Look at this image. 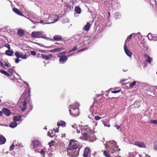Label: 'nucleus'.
<instances>
[{
    "instance_id": "09e8293b",
    "label": "nucleus",
    "mask_w": 157,
    "mask_h": 157,
    "mask_svg": "<svg viewBox=\"0 0 157 157\" xmlns=\"http://www.w3.org/2000/svg\"><path fill=\"white\" fill-rule=\"evenodd\" d=\"M0 65L2 67L5 68V67H4V65L3 64V62L1 61H0Z\"/></svg>"
},
{
    "instance_id": "e2e57ef3",
    "label": "nucleus",
    "mask_w": 157,
    "mask_h": 157,
    "mask_svg": "<svg viewBox=\"0 0 157 157\" xmlns=\"http://www.w3.org/2000/svg\"><path fill=\"white\" fill-rule=\"evenodd\" d=\"M83 50V49H81V50H78V52H80V51H82Z\"/></svg>"
},
{
    "instance_id": "9b49d317",
    "label": "nucleus",
    "mask_w": 157,
    "mask_h": 157,
    "mask_svg": "<svg viewBox=\"0 0 157 157\" xmlns=\"http://www.w3.org/2000/svg\"><path fill=\"white\" fill-rule=\"evenodd\" d=\"M124 51L126 54L128 56H131L132 55V53L128 49L125 44H124Z\"/></svg>"
},
{
    "instance_id": "1a4fd4ad",
    "label": "nucleus",
    "mask_w": 157,
    "mask_h": 157,
    "mask_svg": "<svg viewBox=\"0 0 157 157\" xmlns=\"http://www.w3.org/2000/svg\"><path fill=\"white\" fill-rule=\"evenodd\" d=\"M41 57L44 59L48 60L50 59L52 57V55L51 54H50L47 56L44 54H41Z\"/></svg>"
},
{
    "instance_id": "2f4dec72",
    "label": "nucleus",
    "mask_w": 157,
    "mask_h": 157,
    "mask_svg": "<svg viewBox=\"0 0 157 157\" xmlns=\"http://www.w3.org/2000/svg\"><path fill=\"white\" fill-rule=\"evenodd\" d=\"M64 6L65 7H67L70 9H71V6H70L69 4L67 2H64Z\"/></svg>"
},
{
    "instance_id": "cd10ccee",
    "label": "nucleus",
    "mask_w": 157,
    "mask_h": 157,
    "mask_svg": "<svg viewBox=\"0 0 157 157\" xmlns=\"http://www.w3.org/2000/svg\"><path fill=\"white\" fill-rule=\"evenodd\" d=\"M51 132H49L48 133V135L51 137H55V136H55V132H54L52 131H51Z\"/></svg>"
},
{
    "instance_id": "6e6d98bb",
    "label": "nucleus",
    "mask_w": 157,
    "mask_h": 157,
    "mask_svg": "<svg viewBox=\"0 0 157 157\" xmlns=\"http://www.w3.org/2000/svg\"><path fill=\"white\" fill-rule=\"evenodd\" d=\"M70 2V3H72V5H73L75 3V2L73 0H71Z\"/></svg>"
},
{
    "instance_id": "0e129e2a",
    "label": "nucleus",
    "mask_w": 157,
    "mask_h": 157,
    "mask_svg": "<svg viewBox=\"0 0 157 157\" xmlns=\"http://www.w3.org/2000/svg\"><path fill=\"white\" fill-rule=\"evenodd\" d=\"M28 91H29V94H30V90L29 89Z\"/></svg>"
},
{
    "instance_id": "7c9ffc66",
    "label": "nucleus",
    "mask_w": 157,
    "mask_h": 157,
    "mask_svg": "<svg viewBox=\"0 0 157 157\" xmlns=\"http://www.w3.org/2000/svg\"><path fill=\"white\" fill-rule=\"evenodd\" d=\"M136 81H134L132 83H131L129 85V87L130 88H132L136 84Z\"/></svg>"
},
{
    "instance_id": "393cba45",
    "label": "nucleus",
    "mask_w": 157,
    "mask_h": 157,
    "mask_svg": "<svg viewBox=\"0 0 157 157\" xmlns=\"http://www.w3.org/2000/svg\"><path fill=\"white\" fill-rule=\"evenodd\" d=\"M13 52L12 51L8 50L6 51L5 53L6 54L9 56H12L13 54Z\"/></svg>"
},
{
    "instance_id": "79ce46f5",
    "label": "nucleus",
    "mask_w": 157,
    "mask_h": 157,
    "mask_svg": "<svg viewBox=\"0 0 157 157\" xmlns=\"http://www.w3.org/2000/svg\"><path fill=\"white\" fill-rule=\"evenodd\" d=\"M14 70L12 68H9L8 69V71L11 74L13 73Z\"/></svg>"
},
{
    "instance_id": "0eeeda50",
    "label": "nucleus",
    "mask_w": 157,
    "mask_h": 157,
    "mask_svg": "<svg viewBox=\"0 0 157 157\" xmlns=\"http://www.w3.org/2000/svg\"><path fill=\"white\" fill-rule=\"evenodd\" d=\"M91 151L90 149L88 147L85 148L83 156L84 157H89L90 155Z\"/></svg>"
},
{
    "instance_id": "f257e3e1",
    "label": "nucleus",
    "mask_w": 157,
    "mask_h": 157,
    "mask_svg": "<svg viewBox=\"0 0 157 157\" xmlns=\"http://www.w3.org/2000/svg\"><path fill=\"white\" fill-rule=\"evenodd\" d=\"M78 142L73 140H70L67 148V155L71 157H76L78 156L80 147Z\"/></svg>"
},
{
    "instance_id": "20e7f679",
    "label": "nucleus",
    "mask_w": 157,
    "mask_h": 157,
    "mask_svg": "<svg viewBox=\"0 0 157 157\" xmlns=\"http://www.w3.org/2000/svg\"><path fill=\"white\" fill-rule=\"evenodd\" d=\"M57 57L59 58V62L60 64H63L67 60V56L61 55L58 54Z\"/></svg>"
},
{
    "instance_id": "e433bc0d",
    "label": "nucleus",
    "mask_w": 157,
    "mask_h": 157,
    "mask_svg": "<svg viewBox=\"0 0 157 157\" xmlns=\"http://www.w3.org/2000/svg\"><path fill=\"white\" fill-rule=\"evenodd\" d=\"M150 123L151 124H157V120H151L150 121Z\"/></svg>"
},
{
    "instance_id": "a211bd4d",
    "label": "nucleus",
    "mask_w": 157,
    "mask_h": 157,
    "mask_svg": "<svg viewBox=\"0 0 157 157\" xmlns=\"http://www.w3.org/2000/svg\"><path fill=\"white\" fill-rule=\"evenodd\" d=\"M6 141V139L2 135H0V144H5Z\"/></svg>"
},
{
    "instance_id": "f704fd0d",
    "label": "nucleus",
    "mask_w": 157,
    "mask_h": 157,
    "mask_svg": "<svg viewBox=\"0 0 157 157\" xmlns=\"http://www.w3.org/2000/svg\"><path fill=\"white\" fill-rule=\"evenodd\" d=\"M134 34V33H132L127 38V40H126V42L128 40L129 41L131 39L133 35Z\"/></svg>"
},
{
    "instance_id": "f3484780",
    "label": "nucleus",
    "mask_w": 157,
    "mask_h": 157,
    "mask_svg": "<svg viewBox=\"0 0 157 157\" xmlns=\"http://www.w3.org/2000/svg\"><path fill=\"white\" fill-rule=\"evenodd\" d=\"M64 49L63 48L61 47L60 48H54L53 49L51 50V52H59Z\"/></svg>"
},
{
    "instance_id": "a18cd8bd",
    "label": "nucleus",
    "mask_w": 157,
    "mask_h": 157,
    "mask_svg": "<svg viewBox=\"0 0 157 157\" xmlns=\"http://www.w3.org/2000/svg\"><path fill=\"white\" fill-rule=\"evenodd\" d=\"M27 57L26 56V55H23L22 54V55H21V57H20V58H21L22 59H25L27 58Z\"/></svg>"
},
{
    "instance_id": "2eb2a0df",
    "label": "nucleus",
    "mask_w": 157,
    "mask_h": 157,
    "mask_svg": "<svg viewBox=\"0 0 157 157\" xmlns=\"http://www.w3.org/2000/svg\"><path fill=\"white\" fill-rule=\"evenodd\" d=\"M53 39L56 41H61L63 40V37L60 35H56L54 36Z\"/></svg>"
},
{
    "instance_id": "603ef678",
    "label": "nucleus",
    "mask_w": 157,
    "mask_h": 157,
    "mask_svg": "<svg viewBox=\"0 0 157 157\" xmlns=\"http://www.w3.org/2000/svg\"><path fill=\"white\" fill-rule=\"evenodd\" d=\"M19 61V59L18 58H17L15 59V62L16 63H18Z\"/></svg>"
},
{
    "instance_id": "5701e85b",
    "label": "nucleus",
    "mask_w": 157,
    "mask_h": 157,
    "mask_svg": "<svg viewBox=\"0 0 157 157\" xmlns=\"http://www.w3.org/2000/svg\"><path fill=\"white\" fill-rule=\"evenodd\" d=\"M112 153H113V152L118 151L120 150V149H119V148H118L117 147V144H114V147L113 148H112Z\"/></svg>"
},
{
    "instance_id": "3c124183",
    "label": "nucleus",
    "mask_w": 157,
    "mask_h": 157,
    "mask_svg": "<svg viewBox=\"0 0 157 157\" xmlns=\"http://www.w3.org/2000/svg\"><path fill=\"white\" fill-rule=\"evenodd\" d=\"M40 153L41 155H43L45 154V152L44 150H41L40 151Z\"/></svg>"
},
{
    "instance_id": "ddd939ff",
    "label": "nucleus",
    "mask_w": 157,
    "mask_h": 157,
    "mask_svg": "<svg viewBox=\"0 0 157 157\" xmlns=\"http://www.w3.org/2000/svg\"><path fill=\"white\" fill-rule=\"evenodd\" d=\"M144 57L146 59L145 60V62L150 63L151 61L152 60V59L146 54H144Z\"/></svg>"
},
{
    "instance_id": "6ab92c4d",
    "label": "nucleus",
    "mask_w": 157,
    "mask_h": 157,
    "mask_svg": "<svg viewBox=\"0 0 157 157\" xmlns=\"http://www.w3.org/2000/svg\"><path fill=\"white\" fill-rule=\"evenodd\" d=\"M22 104L23 106V107L21 108V111H24L27 108L26 102V101L24 100L22 102Z\"/></svg>"
},
{
    "instance_id": "69168bd1",
    "label": "nucleus",
    "mask_w": 157,
    "mask_h": 157,
    "mask_svg": "<svg viewBox=\"0 0 157 157\" xmlns=\"http://www.w3.org/2000/svg\"><path fill=\"white\" fill-rule=\"evenodd\" d=\"M100 102H102V101H101V100H99Z\"/></svg>"
},
{
    "instance_id": "5fc2aeb1",
    "label": "nucleus",
    "mask_w": 157,
    "mask_h": 157,
    "mask_svg": "<svg viewBox=\"0 0 157 157\" xmlns=\"http://www.w3.org/2000/svg\"><path fill=\"white\" fill-rule=\"evenodd\" d=\"M4 63H5V64H4V67H9V66L8 64L6 63L5 62H4Z\"/></svg>"
},
{
    "instance_id": "b1692460",
    "label": "nucleus",
    "mask_w": 157,
    "mask_h": 157,
    "mask_svg": "<svg viewBox=\"0 0 157 157\" xmlns=\"http://www.w3.org/2000/svg\"><path fill=\"white\" fill-rule=\"evenodd\" d=\"M15 55L17 58H20L21 57L22 53L21 52H20L18 51H16L15 53Z\"/></svg>"
},
{
    "instance_id": "7ed1b4c3",
    "label": "nucleus",
    "mask_w": 157,
    "mask_h": 157,
    "mask_svg": "<svg viewBox=\"0 0 157 157\" xmlns=\"http://www.w3.org/2000/svg\"><path fill=\"white\" fill-rule=\"evenodd\" d=\"M83 138L85 140H88L93 142L96 140V137L93 133L84 132L83 135Z\"/></svg>"
},
{
    "instance_id": "6e6552de",
    "label": "nucleus",
    "mask_w": 157,
    "mask_h": 157,
    "mask_svg": "<svg viewBox=\"0 0 157 157\" xmlns=\"http://www.w3.org/2000/svg\"><path fill=\"white\" fill-rule=\"evenodd\" d=\"M135 143V145L139 147L145 148L146 147V145L143 142L136 141Z\"/></svg>"
},
{
    "instance_id": "72a5a7b5",
    "label": "nucleus",
    "mask_w": 157,
    "mask_h": 157,
    "mask_svg": "<svg viewBox=\"0 0 157 157\" xmlns=\"http://www.w3.org/2000/svg\"><path fill=\"white\" fill-rule=\"evenodd\" d=\"M103 154H104V155L106 157H109L110 156V155L109 154L108 152L105 151H104Z\"/></svg>"
},
{
    "instance_id": "58836bf2",
    "label": "nucleus",
    "mask_w": 157,
    "mask_h": 157,
    "mask_svg": "<svg viewBox=\"0 0 157 157\" xmlns=\"http://www.w3.org/2000/svg\"><path fill=\"white\" fill-rule=\"evenodd\" d=\"M67 52L66 51L61 52L58 54H59L60 55H61L65 56V54Z\"/></svg>"
},
{
    "instance_id": "c03bdc74",
    "label": "nucleus",
    "mask_w": 157,
    "mask_h": 157,
    "mask_svg": "<svg viewBox=\"0 0 157 157\" xmlns=\"http://www.w3.org/2000/svg\"><path fill=\"white\" fill-rule=\"evenodd\" d=\"M5 46L7 47L8 49V50H10V46L8 44H6L5 45Z\"/></svg>"
},
{
    "instance_id": "c9c22d12",
    "label": "nucleus",
    "mask_w": 157,
    "mask_h": 157,
    "mask_svg": "<svg viewBox=\"0 0 157 157\" xmlns=\"http://www.w3.org/2000/svg\"><path fill=\"white\" fill-rule=\"evenodd\" d=\"M153 149L157 151V141L154 143Z\"/></svg>"
},
{
    "instance_id": "9d476101",
    "label": "nucleus",
    "mask_w": 157,
    "mask_h": 157,
    "mask_svg": "<svg viewBox=\"0 0 157 157\" xmlns=\"http://www.w3.org/2000/svg\"><path fill=\"white\" fill-rule=\"evenodd\" d=\"M40 144V142L38 141H33L31 145V147L32 148H35L36 146L39 145Z\"/></svg>"
},
{
    "instance_id": "423d86ee",
    "label": "nucleus",
    "mask_w": 157,
    "mask_h": 157,
    "mask_svg": "<svg viewBox=\"0 0 157 157\" xmlns=\"http://www.w3.org/2000/svg\"><path fill=\"white\" fill-rule=\"evenodd\" d=\"M42 34L41 32L33 31L32 33L31 36L33 38H42Z\"/></svg>"
},
{
    "instance_id": "a878e982",
    "label": "nucleus",
    "mask_w": 157,
    "mask_h": 157,
    "mask_svg": "<svg viewBox=\"0 0 157 157\" xmlns=\"http://www.w3.org/2000/svg\"><path fill=\"white\" fill-rule=\"evenodd\" d=\"M75 10L78 14H80L81 13V9L78 6H76L75 7Z\"/></svg>"
},
{
    "instance_id": "4c0bfd02",
    "label": "nucleus",
    "mask_w": 157,
    "mask_h": 157,
    "mask_svg": "<svg viewBox=\"0 0 157 157\" xmlns=\"http://www.w3.org/2000/svg\"><path fill=\"white\" fill-rule=\"evenodd\" d=\"M121 91V90H114V91H112L111 93H112L114 94H116L117 93H119Z\"/></svg>"
},
{
    "instance_id": "473e14b6",
    "label": "nucleus",
    "mask_w": 157,
    "mask_h": 157,
    "mask_svg": "<svg viewBox=\"0 0 157 157\" xmlns=\"http://www.w3.org/2000/svg\"><path fill=\"white\" fill-rule=\"evenodd\" d=\"M78 49V48H77V46H75L72 49L69 50L68 51V53H70V52L75 51Z\"/></svg>"
},
{
    "instance_id": "8fccbe9b",
    "label": "nucleus",
    "mask_w": 157,
    "mask_h": 157,
    "mask_svg": "<svg viewBox=\"0 0 157 157\" xmlns=\"http://www.w3.org/2000/svg\"><path fill=\"white\" fill-rule=\"evenodd\" d=\"M94 104H93V105H92V106H93V105H94L95 104L96 102H97V100H98L97 99L95 98H94Z\"/></svg>"
},
{
    "instance_id": "4d7b16f0",
    "label": "nucleus",
    "mask_w": 157,
    "mask_h": 157,
    "mask_svg": "<svg viewBox=\"0 0 157 157\" xmlns=\"http://www.w3.org/2000/svg\"><path fill=\"white\" fill-rule=\"evenodd\" d=\"M2 112L0 111V116H2Z\"/></svg>"
},
{
    "instance_id": "680f3d73",
    "label": "nucleus",
    "mask_w": 157,
    "mask_h": 157,
    "mask_svg": "<svg viewBox=\"0 0 157 157\" xmlns=\"http://www.w3.org/2000/svg\"><path fill=\"white\" fill-rule=\"evenodd\" d=\"M116 98L115 97H112L111 99H115Z\"/></svg>"
},
{
    "instance_id": "f8f14e48",
    "label": "nucleus",
    "mask_w": 157,
    "mask_h": 157,
    "mask_svg": "<svg viewBox=\"0 0 157 157\" xmlns=\"http://www.w3.org/2000/svg\"><path fill=\"white\" fill-rule=\"evenodd\" d=\"M3 113L6 115L8 116H10L11 112L7 108H3L2 109Z\"/></svg>"
},
{
    "instance_id": "dca6fc26",
    "label": "nucleus",
    "mask_w": 157,
    "mask_h": 157,
    "mask_svg": "<svg viewBox=\"0 0 157 157\" xmlns=\"http://www.w3.org/2000/svg\"><path fill=\"white\" fill-rule=\"evenodd\" d=\"M17 35L21 37L24 35V32L23 30L21 29H19L17 30Z\"/></svg>"
},
{
    "instance_id": "864d4df0",
    "label": "nucleus",
    "mask_w": 157,
    "mask_h": 157,
    "mask_svg": "<svg viewBox=\"0 0 157 157\" xmlns=\"http://www.w3.org/2000/svg\"><path fill=\"white\" fill-rule=\"evenodd\" d=\"M72 127L76 129L77 128V125L75 124L72 126Z\"/></svg>"
},
{
    "instance_id": "052dcab7",
    "label": "nucleus",
    "mask_w": 157,
    "mask_h": 157,
    "mask_svg": "<svg viewBox=\"0 0 157 157\" xmlns=\"http://www.w3.org/2000/svg\"><path fill=\"white\" fill-rule=\"evenodd\" d=\"M77 132L78 133H80V131L79 130H77Z\"/></svg>"
},
{
    "instance_id": "412c9836",
    "label": "nucleus",
    "mask_w": 157,
    "mask_h": 157,
    "mask_svg": "<svg viewBox=\"0 0 157 157\" xmlns=\"http://www.w3.org/2000/svg\"><path fill=\"white\" fill-rule=\"evenodd\" d=\"M17 125V123L15 121L11 122L10 124V126L11 128H14Z\"/></svg>"
},
{
    "instance_id": "c85d7f7f",
    "label": "nucleus",
    "mask_w": 157,
    "mask_h": 157,
    "mask_svg": "<svg viewBox=\"0 0 157 157\" xmlns=\"http://www.w3.org/2000/svg\"><path fill=\"white\" fill-rule=\"evenodd\" d=\"M21 116H14L13 117V120L15 121H18L21 120Z\"/></svg>"
},
{
    "instance_id": "4be33fe9",
    "label": "nucleus",
    "mask_w": 157,
    "mask_h": 157,
    "mask_svg": "<svg viewBox=\"0 0 157 157\" xmlns=\"http://www.w3.org/2000/svg\"><path fill=\"white\" fill-rule=\"evenodd\" d=\"M90 24L89 22H88L87 23L86 25L84 26V29L85 30L88 31L90 29Z\"/></svg>"
},
{
    "instance_id": "de8ad7c7",
    "label": "nucleus",
    "mask_w": 157,
    "mask_h": 157,
    "mask_svg": "<svg viewBox=\"0 0 157 157\" xmlns=\"http://www.w3.org/2000/svg\"><path fill=\"white\" fill-rule=\"evenodd\" d=\"M115 127H116L117 129H119L121 128V126L117 125V124L115 125Z\"/></svg>"
},
{
    "instance_id": "bb28decb",
    "label": "nucleus",
    "mask_w": 157,
    "mask_h": 157,
    "mask_svg": "<svg viewBox=\"0 0 157 157\" xmlns=\"http://www.w3.org/2000/svg\"><path fill=\"white\" fill-rule=\"evenodd\" d=\"M66 124V123L65 121H63L58 122H57V125L58 126H65Z\"/></svg>"
},
{
    "instance_id": "39448f33",
    "label": "nucleus",
    "mask_w": 157,
    "mask_h": 157,
    "mask_svg": "<svg viewBox=\"0 0 157 157\" xmlns=\"http://www.w3.org/2000/svg\"><path fill=\"white\" fill-rule=\"evenodd\" d=\"M58 19V17L56 15L54 14H50L48 17V20L50 21L49 23H52L57 21Z\"/></svg>"
},
{
    "instance_id": "13d9d810",
    "label": "nucleus",
    "mask_w": 157,
    "mask_h": 157,
    "mask_svg": "<svg viewBox=\"0 0 157 157\" xmlns=\"http://www.w3.org/2000/svg\"><path fill=\"white\" fill-rule=\"evenodd\" d=\"M73 55V54H71V55H68L67 56V57H70V56H72Z\"/></svg>"
},
{
    "instance_id": "f03ea898",
    "label": "nucleus",
    "mask_w": 157,
    "mask_h": 157,
    "mask_svg": "<svg viewBox=\"0 0 157 157\" xmlns=\"http://www.w3.org/2000/svg\"><path fill=\"white\" fill-rule=\"evenodd\" d=\"M79 106V103L77 102H75L74 104L70 105L71 109L69 110L70 114L75 117L78 116L80 113L78 108Z\"/></svg>"
},
{
    "instance_id": "ea45409f",
    "label": "nucleus",
    "mask_w": 157,
    "mask_h": 157,
    "mask_svg": "<svg viewBox=\"0 0 157 157\" xmlns=\"http://www.w3.org/2000/svg\"><path fill=\"white\" fill-rule=\"evenodd\" d=\"M14 145L13 144L11 145L10 147V150L11 151L13 150L14 147Z\"/></svg>"
},
{
    "instance_id": "c756f323",
    "label": "nucleus",
    "mask_w": 157,
    "mask_h": 157,
    "mask_svg": "<svg viewBox=\"0 0 157 157\" xmlns=\"http://www.w3.org/2000/svg\"><path fill=\"white\" fill-rule=\"evenodd\" d=\"M0 72L8 77H9L10 76V75L8 73L4 70H0Z\"/></svg>"
},
{
    "instance_id": "774afa93",
    "label": "nucleus",
    "mask_w": 157,
    "mask_h": 157,
    "mask_svg": "<svg viewBox=\"0 0 157 157\" xmlns=\"http://www.w3.org/2000/svg\"><path fill=\"white\" fill-rule=\"evenodd\" d=\"M146 157H150V156H147Z\"/></svg>"
},
{
    "instance_id": "37998d69",
    "label": "nucleus",
    "mask_w": 157,
    "mask_h": 157,
    "mask_svg": "<svg viewBox=\"0 0 157 157\" xmlns=\"http://www.w3.org/2000/svg\"><path fill=\"white\" fill-rule=\"evenodd\" d=\"M55 142L54 141H52L51 142L48 143V144L50 146H52L53 145V143H55Z\"/></svg>"
},
{
    "instance_id": "4468645a",
    "label": "nucleus",
    "mask_w": 157,
    "mask_h": 157,
    "mask_svg": "<svg viewBox=\"0 0 157 157\" xmlns=\"http://www.w3.org/2000/svg\"><path fill=\"white\" fill-rule=\"evenodd\" d=\"M13 10L14 13L17 14L21 16H24L22 12L19 9L14 7L13 8Z\"/></svg>"
},
{
    "instance_id": "a19ab883",
    "label": "nucleus",
    "mask_w": 157,
    "mask_h": 157,
    "mask_svg": "<svg viewBox=\"0 0 157 157\" xmlns=\"http://www.w3.org/2000/svg\"><path fill=\"white\" fill-rule=\"evenodd\" d=\"M101 118V117H100L99 116H96L94 117V119L96 120H98Z\"/></svg>"
},
{
    "instance_id": "338daca9",
    "label": "nucleus",
    "mask_w": 157,
    "mask_h": 157,
    "mask_svg": "<svg viewBox=\"0 0 157 157\" xmlns=\"http://www.w3.org/2000/svg\"><path fill=\"white\" fill-rule=\"evenodd\" d=\"M106 96H108V94H106Z\"/></svg>"
},
{
    "instance_id": "49530a36",
    "label": "nucleus",
    "mask_w": 157,
    "mask_h": 157,
    "mask_svg": "<svg viewBox=\"0 0 157 157\" xmlns=\"http://www.w3.org/2000/svg\"><path fill=\"white\" fill-rule=\"evenodd\" d=\"M30 53L31 55H33V56H35L36 55V52L34 51H32L30 52Z\"/></svg>"
},
{
    "instance_id": "aec40b11",
    "label": "nucleus",
    "mask_w": 157,
    "mask_h": 157,
    "mask_svg": "<svg viewBox=\"0 0 157 157\" xmlns=\"http://www.w3.org/2000/svg\"><path fill=\"white\" fill-rule=\"evenodd\" d=\"M74 38L77 42H79L82 38V36L80 34L77 35H75Z\"/></svg>"
},
{
    "instance_id": "bf43d9fd",
    "label": "nucleus",
    "mask_w": 157,
    "mask_h": 157,
    "mask_svg": "<svg viewBox=\"0 0 157 157\" xmlns=\"http://www.w3.org/2000/svg\"><path fill=\"white\" fill-rule=\"evenodd\" d=\"M40 23H42L43 22V21L42 20H40Z\"/></svg>"
}]
</instances>
